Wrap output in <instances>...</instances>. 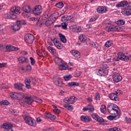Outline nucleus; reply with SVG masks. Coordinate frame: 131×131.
Here are the masks:
<instances>
[{"label":"nucleus","instance_id":"5701e85b","mask_svg":"<svg viewBox=\"0 0 131 131\" xmlns=\"http://www.w3.org/2000/svg\"><path fill=\"white\" fill-rule=\"evenodd\" d=\"M18 61L21 64L28 62V58L24 56H21L18 58Z\"/></svg>","mask_w":131,"mask_h":131},{"label":"nucleus","instance_id":"a878e982","mask_svg":"<svg viewBox=\"0 0 131 131\" xmlns=\"http://www.w3.org/2000/svg\"><path fill=\"white\" fill-rule=\"evenodd\" d=\"M67 67H68V65L65 63H62L61 64L59 65V70H66L67 69Z\"/></svg>","mask_w":131,"mask_h":131},{"label":"nucleus","instance_id":"c756f323","mask_svg":"<svg viewBox=\"0 0 131 131\" xmlns=\"http://www.w3.org/2000/svg\"><path fill=\"white\" fill-rule=\"evenodd\" d=\"M121 13L124 16H129L131 15V11L129 9H124Z\"/></svg>","mask_w":131,"mask_h":131},{"label":"nucleus","instance_id":"58836bf2","mask_svg":"<svg viewBox=\"0 0 131 131\" xmlns=\"http://www.w3.org/2000/svg\"><path fill=\"white\" fill-rule=\"evenodd\" d=\"M63 107L67 110H70V111H72V110H73V106H72V105L64 104Z\"/></svg>","mask_w":131,"mask_h":131},{"label":"nucleus","instance_id":"338daca9","mask_svg":"<svg viewBox=\"0 0 131 131\" xmlns=\"http://www.w3.org/2000/svg\"><path fill=\"white\" fill-rule=\"evenodd\" d=\"M115 94H116L118 96H119L121 94V91L120 90H117L114 92Z\"/></svg>","mask_w":131,"mask_h":131},{"label":"nucleus","instance_id":"6e6d98bb","mask_svg":"<svg viewBox=\"0 0 131 131\" xmlns=\"http://www.w3.org/2000/svg\"><path fill=\"white\" fill-rule=\"evenodd\" d=\"M74 75L75 77H79L80 75H81V72H80V71L76 72L74 73Z\"/></svg>","mask_w":131,"mask_h":131},{"label":"nucleus","instance_id":"4c0bfd02","mask_svg":"<svg viewBox=\"0 0 131 131\" xmlns=\"http://www.w3.org/2000/svg\"><path fill=\"white\" fill-rule=\"evenodd\" d=\"M10 96L14 100H17V93L15 92H11L10 94Z\"/></svg>","mask_w":131,"mask_h":131},{"label":"nucleus","instance_id":"09e8293b","mask_svg":"<svg viewBox=\"0 0 131 131\" xmlns=\"http://www.w3.org/2000/svg\"><path fill=\"white\" fill-rule=\"evenodd\" d=\"M116 23L118 25H124V24H125V21L123 20H119Z\"/></svg>","mask_w":131,"mask_h":131},{"label":"nucleus","instance_id":"37998d69","mask_svg":"<svg viewBox=\"0 0 131 131\" xmlns=\"http://www.w3.org/2000/svg\"><path fill=\"white\" fill-rule=\"evenodd\" d=\"M100 111L102 113H106V106L105 105H102L100 107Z\"/></svg>","mask_w":131,"mask_h":131},{"label":"nucleus","instance_id":"bb28decb","mask_svg":"<svg viewBox=\"0 0 131 131\" xmlns=\"http://www.w3.org/2000/svg\"><path fill=\"white\" fill-rule=\"evenodd\" d=\"M117 114H114V115H113L114 116H109L108 117V119H110V120H112L114 119V118H116V117L117 118H119L120 116V113H117Z\"/></svg>","mask_w":131,"mask_h":131},{"label":"nucleus","instance_id":"aec40b11","mask_svg":"<svg viewBox=\"0 0 131 131\" xmlns=\"http://www.w3.org/2000/svg\"><path fill=\"white\" fill-rule=\"evenodd\" d=\"M107 11V8L103 6H99L97 9V11L98 12V13H99V14H104V13H106Z\"/></svg>","mask_w":131,"mask_h":131},{"label":"nucleus","instance_id":"20e7f679","mask_svg":"<svg viewBox=\"0 0 131 131\" xmlns=\"http://www.w3.org/2000/svg\"><path fill=\"white\" fill-rule=\"evenodd\" d=\"M106 30L107 32L110 31H116L117 32H121L123 31V28H120V27L115 26V25H111L109 27L106 28Z\"/></svg>","mask_w":131,"mask_h":131},{"label":"nucleus","instance_id":"dca6fc26","mask_svg":"<svg viewBox=\"0 0 131 131\" xmlns=\"http://www.w3.org/2000/svg\"><path fill=\"white\" fill-rule=\"evenodd\" d=\"M53 43H54V46L59 49H61L63 48V45L60 43V42L58 41V39L57 38H54L53 40Z\"/></svg>","mask_w":131,"mask_h":131},{"label":"nucleus","instance_id":"6e6552de","mask_svg":"<svg viewBox=\"0 0 131 131\" xmlns=\"http://www.w3.org/2000/svg\"><path fill=\"white\" fill-rule=\"evenodd\" d=\"M25 40L28 43H33L34 41V36L31 34H27L25 36Z\"/></svg>","mask_w":131,"mask_h":131},{"label":"nucleus","instance_id":"9b49d317","mask_svg":"<svg viewBox=\"0 0 131 131\" xmlns=\"http://www.w3.org/2000/svg\"><path fill=\"white\" fill-rule=\"evenodd\" d=\"M61 21L63 23H73V19L71 16L65 15L61 17Z\"/></svg>","mask_w":131,"mask_h":131},{"label":"nucleus","instance_id":"a19ab883","mask_svg":"<svg viewBox=\"0 0 131 131\" xmlns=\"http://www.w3.org/2000/svg\"><path fill=\"white\" fill-rule=\"evenodd\" d=\"M48 49L49 50V52H50V53H52V54H56V49H54L53 47L49 46L48 47Z\"/></svg>","mask_w":131,"mask_h":131},{"label":"nucleus","instance_id":"f8f14e48","mask_svg":"<svg viewBox=\"0 0 131 131\" xmlns=\"http://www.w3.org/2000/svg\"><path fill=\"white\" fill-rule=\"evenodd\" d=\"M113 79L115 82H119L121 81L122 77L118 73H115L113 75Z\"/></svg>","mask_w":131,"mask_h":131},{"label":"nucleus","instance_id":"603ef678","mask_svg":"<svg viewBox=\"0 0 131 131\" xmlns=\"http://www.w3.org/2000/svg\"><path fill=\"white\" fill-rule=\"evenodd\" d=\"M45 13L46 14V15H47V16H48V17L49 18H51V17H52V11H51L50 10H47Z\"/></svg>","mask_w":131,"mask_h":131},{"label":"nucleus","instance_id":"3c124183","mask_svg":"<svg viewBox=\"0 0 131 131\" xmlns=\"http://www.w3.org/2000/svg\"><path fill=\"white\" fill-rule=\"evenodd\" d=\"M68 23H62L61 25V27L63 28V29H67V24Z\"/></svg>","mask_w":131,"mask_h":131},{"label":"nucleus","instance_id":"c9c22d12","mask_svg":"<svg viewBox=\"0 0 131 131\" xmlns=\"http://www.w3.org/2000/svg\"><path fill=\"white\" fill-rule=\"evenodd\" d=\"M79 40L81 42H86V38L83 36V35H81L79 37Z\"/></svg>","mask_w":131,"mask_h":131},{"label":"nucleus","instance_id":"412c9836","mask_svg":"<svg viewBox=\"0 0 131 131\" xmlns=\"http://www.w3.org/2000/svg\"><path fill=\"white\" fill-rule=\"evenodd\" d=\"M128 4V3H127V1H123L117 4L116 7V8H122V7H126V6H127Z\"/></svg>","mask_w":131,"mask_h":131},{"label":"nucleus","instance_id":"473e14b6","mask_svg":"<svg viewBox=\"0 0 131 131\" xmlns=\"http://www.w3.org/2000/svg\"><path fill=\"white\" fill-rule=\"evenodd\" d=\"M55 61L56 64H58V65H60V64H62L63 63V60L62 59L58 58V57H56L55 58Z\"/></svg>","mask_w":131,"mask_h":131},{"label":"nucleus","instance_id":"cd10ccee","mask_svg":"<svg viewBox=\"0 0 131 131\" xmlns=\"http://www.w3.org/2000/svg\"><path fill=\"white\" fill-rule=\"evenodd\" d=\"M58 17H59V12H55L51 15V18L55 22L58 19Z\"/></svg>","mask_w":131,"mask_h":131},{"label":"nucleus","instance_id":"39448f33","mask_svg":"<svg viewBox=\"0 0 131 131\" xmlns=\"http://www.w3.org/2000/svg\"><path fill=\"white\" fill-rule=\"evenodd\" d=\"M114 60H115V61H119V60H122V61H125V62H127V61L129 60V57L126 56L122 52H119L118 53V56L114 57Z\"/></svg>","mask_w":131,"mask_h":131},{"label":"nucleus","instance_id":"a211bd4d","mask_svg":"<svg viewBox=\"0 0 131 131\" xmlns=\"http://www.w3.org/2000/svg\"><path fill=\"white\" fill-rule=\"evenodd\" d=\"M37 54L40 57H43V58H45V57L48 56V53L41 49L37 50Z\"/></svg>","mask_w":131,"mask_h":131},{"label":"nucleus","instance_id":"c03bdc74","mask_svg":"<svg viewBox=\"0 0 131 131\" xmlns=\"http://www.w3.org/2000/svg\"><path fill=\"white\" fill-rule=\"evenodd\" d=\"M56 8H58L59 9H62L63 7H64V4L62 2L58 3L56 4Z\"/></svg>","mask_w":131,"mask_h":131},{"label":"nucleus","instance_id":"4be33fe9","mask_svg":"<svg viewBox=\"0 0 131 131\" xmlns=\"http://www.w3.org/2000/svg\"><path fill=\"white\" fill-rule=\"evenodd\" d=\"M13 125L11 124L4 123L2 125L3 128H4L5 130H10V129H12V127Z\"/></svg>","mask_w":131,"mask_h":131},{"label":"nucleus","instance_id":"69168bd1","mask_svg":"<svg viewBox=\"0 0 131 131\" xmlns=\"http://www.w3.org/2000/svg\"><path fill=\"white\" fill-rule=\"evenodd\" d=\"M95 99L97 100H100V94H96L95 96Z\"/></svg>","mask_w":131,"mask_h":131},{"label":"nucleus","instance_id":"de8ad7c7","mask_svg":"<svg viewBox=\"0 0 131 131\" xmlns=\"http://www.w3.org/2000/svg\"><path fill=\"white\" fill-rule=\"evenodd\" d=\"M6 50H7L6 46L4 45L0 44V51H1V52H6Z\"/></svg>","mask_w":131,"mask_h":131},{"label":"nucleus","instance_id":"ddd939ff","mask_svg":"<svg viewBox=\"0 0 131 131\" xmlns=\"http://www.w3.org/2000/svg\"><path fill=\"white\" fill-rule=\"evenodd\" d=\"M70 29L73 31V32L78 33L81 31V27L77 25H72L70 27Z\"/></svg>","mask_w":131,"mask_h":131},{"label":"nucleus","instance_id":"4468645a","mask_svg":"<svg viewBox=\"0 0 131 131\" xmlns=\"http://www.w3.org/2000/svg\"><path fill=\"white\" fill-rule=\"evenodd\" d=\"M97 74L99 76H106L108 74V70L99 69L98 71Z\"/></svg>","mask_w":131,"mask_h":131},{"label":"nucleus","instance_id":"49530a36","mask_svg":"<svg viewBox=\"0 0 131 131\" xmlns=\"http://www.w3.org/2000/svg\"><path fill=\"white\" fill-rule=\"evenodd\" d=\"M88 111H89V112H94V111H95V108L94 107V106L91 104L89 105Z\"/></svg>","mask_w":131,"mask_h":131},{"label":"nucleus","instance_id":"6ab92c4d","mask_svg":"<svg viewBox=\"0 0 131 131\" xmlns=\"http://www.w3.org/2000/svg\"><path fill=\"white\" fill-rule=\"evenodd\" d=\"M109 98H110L112 101H119V97H118V96L114 92L111 93L109 95Z\"/></svg>","mask_w":131,"mask_h":131},{"label":"nucleus","instance_id":"79ce46f5","mask_svg":"<svg viewBox=\"0 0 131 131\" xmlns=\"http://www.w3.org/2000/svg\"><path fill=\"white\" fill-rule=\"evenodd\" d=\"M26 102L29 104H31L32 103V99L30 97H26Z\"/></svg>","mask_w":131,"mask_h":131},{"label":"nucleus","instance_id":"f257e3e1","mask_svg":"<svg viewBox=\"0 0 131 131\" xmlns=\"http://www.w3.org/2000/svg\"><path fill=\"white\" fill-rule=\"evenodd\" d=\"M107 111L110 113V114L114 115L117 114V113H120V110L117 105L114 103H110L107 105Z\"/></svg>","mask_w":131,"mask_h":131},{"label":"nucleus","instance_id":"774afa93","mask_svg":"<svg viewBox=\"0 0 131 131\" xmlns=\"http://www.w3.org/2000/svg\"><path fill=\"white\" fill-rule=\"evenodd\" d=\"M51 114L50 113H45V115L46 116V117H47V118H48L49 119L50 116H51Z\"/></svg>","mask_w":131,"mask_h":131},{"label":"nucleus","instance_id":"13d9d810","mask_svg":"<svg viewBox=\"0 0 131 131\" xmlns=\"http://www.w3.org/2000/svg\"><path fill=\"white\" fill-rule=\"evenodd\" d=\"M30 59L31 61V65H34L35 64V60H34V58H33L32 57H30Z\"/></svg>","mask_w":131,"mask_h":131},{"label":"nucleus","instance_id":"7c9ffc66","mask_svg":"<svg viewBox=\"0 0 131 131\" xmlns=\"http://www.w3.org/2000/svg\"><path fill=\"white\" fill-rule=\"evenodd\" d=\"M16 48L12 45H7L6 46V50L7 51H9V52H11L12 51H15Z\"/></svg>","mask_w":131,"mask_h":131},{"label":"nucleus","instance_id":"ea45409f","mask_svg":"<svg viewBox=\"0 0 131 131\" xmlns=\"http://www.w3.org/2000/svg\"><path fill=\"white\" fill-rule=\"evenodd\" d=\"M24 98L23 93H17V100H22Z\"/></svg>","mask_w":131,"mask_h":131},{"label":"nucleus","instance_id":"bf43d9fd","mask_svg":"<svg viewBox=\"0 0 131 131\" xmlns=\"http://www.w3.org/2000/svg\"><path fill=\"white\" fill-rule=\"evenodd\" d=\"M20 54H21L23 56H27V55H28L27 51H25V50H21L20 51Z\"/></svg>","mask_w":131,"mask_h":131},{"label":"nucleus","instance_id":"e433bc0d","mask_svg":"<svg viewBox=\"0 0 131 131\" xmlns=\"http://www.w3.org/2000/svg\"><path fill=\"white\" fill-rule=\"evenodd\" d=\"M63 78L66 81H68V80H70L72 78V76L71 75H66L63 76Z\"/></svg>","mask_w":131,"mask_h":131},{"label":"nucleus","instance_id":"f704fd0d","mask_svg":"<svg viewBox=\"0 0 131 131\" xmlns=\"http://www.w3.org/2000/svg\"><path fill=\"white\" fill-rule=\"evenodd\" d=\"M68 85L69 86H78V85H79V84H78V83L76 82H71L68 83Z\"/></svg>","mask_w":131,"mask_h":131},{"label":"nucleus","instance_id":"b1692460","mask_svg":"<svg viewBox=\"0 0 131 131\" xmlns=\"http://www.w3.org/2000/svg\"><path fill=\"white\" fill-rule=\"evenodd\" d=\"M81 119L82 121L84 122H90V121H92V119L88 116H81Z\"/></svg>","mask_w":131,"mask_h":131},{"label":"nucleus","instance_id":"680f3d73","mask_svg":"<svg viewBox=\"0 0 131 131\" xmlns=\"http://www.w3.org/2000/svg\"><path fill=\"white\" fill-rule=\"evenodd\" d=\"M49 16L47 15L46 13H45L44 15L42 16V19L43 20H46V19H49Z\"/></svg>","mask_w":131,"mask_h":131},{"label":"nucleus","instance_id":"e2e57ef3","mask_svg":"<svg viewBox=\"0 0 131 131\" xmlns=\"http://www.w3.org/2000/svg\"><path fill=\"white\" fill-rule=\"evenodd\" d=\"M49 119H51V120H55L56 119V116L54 115H50V117H49Z\"/></svg>","mask_w":131,"mask_h":131},{"label":"nucleus","instance_id":"423d86ee","mask_svg":"<svg viewBox=\"0 0 131 131\" xmlns=\"http://www.w3.org/2000/svg\"><path fill=\"white\" fill-rule=\"evenodd\" d=\"M53 82L56 86L59 88H63L64 86V83L62 81V79L58 76H54L53 78Z\"/></svg>","mask_w":131,"mask_h":131},{"label":"nucleus","instance_id":"052dcab7","mask_svg":"<svg viewBox=\"0 0 131 131\" xmlns=\"http://www.w3.org/2000/svg\"><path fill=\"white\" fill-rule=\"evenodd\" d=\"M9 104H10V103L8 100H3L2 102V105H9Z\"/></svg>","mask_w":131,"mask_h":131},{"label":"nucleus","instance_id":"5fc2aeb1","mask_svg":"<svg viewBox=\"0 0 131 131\" xmlns=\"http://www.w3.org/2000/svg\"><path fill=\"white\" fill-rule=\"evenodd\" d=\"M109 131H121V129H120V128H119L115 127L113 128H111V129H109Z\"/></svg>","mask_w":131,"mask_h":131},{"label":"nucleus","instance_id":"1a4fd4ad","mask_svg":"<svg viewBox=\"0 0 131 131\" xmlns=\"http://www.w3.org/2000/svg\"><path fill=\"white\" fill-rule=\"evenodd\" d=\"M41 12H42V7L40 5L36 6L33 10V13L34 15L38 16V15H40L41 14Z\"/></svg>","mask_w":131,"mask_h":131},{"label":"nucleus","instance_id":"2f4dec72","mask_svg":"<svg viewBox=\"0 0 131 131\" xmlns=\"http://www.w3.org/2000/svg\"><path fill=\"white\" fill-rule=\"evenodd\" d=\"M59 36L60 37L61 41H62V42L65 43L66 42V41H67V39H66V37H65L63 35V34H59Z\"/></svg>","mask_w":131,"mask_h":131},{"label":"nucleus","instance_id":"393cba45","mask_svg":"<svg viewBox=\"0 0 131 131\" xmlns=\"http://www.w3.org/2000/svg\"><path fill=\"white\" fill-rule=\"evenodd\" d=\"M30 82H31V80L30 79L27 78L25 80V83L26 84V86L27 89H28L29 90L30 89H31V86L30 85Z\"/></svg>","mask_w":131,"mask_h":131},{"label":"nucleus","instance_id":"9d476101","mask_svg":"<svg viewBox=\"0 0 131 131\" xmlns=\"http://www.w3.org/2000/svg\"><path fill=\"white\" fill-rule=\"evenodd\" d=\"M77 100V98L74 96H71L70 98H67L63 100L64 103L66 104H73V103H75L76 100Z\"/></svg>","mask_w":131,"mask_h":131},{"label":"nucleus","instance_id":"f03ea898","mask_svg":"<svg viewBox=\"0 0 131 131\" xmlns=\"http://www.w3.org/2000/svg\"><path fill=\"white\" fill-rule=\"evenodd\" d=\"M17 6H14L10 9V14L4 15V18L5 19H12L15 20L17 19Z\"/></svg>","mask_w":131,"mask_h":131},{"label":"nucleus","instance_id":"72a5a7b5","mask_svg":"<svg viewBox=\"0 0 131 131\" xmlns=\"http://www.w3.org/2000/svg\"><path fill=\"white\" fill-rule=\"evenodd\" d=\"M23 86H24V85L21 83H18L17 84V89L18 91H23Z\"/></svg>","mask_w":131,"mask_h":131},{"label":"nucleus","instance_id":"f3484780","mask_svg":"<svg viewBox=\"0 0 131 131\" xmlns=\"http://www.w3.org/2000/svg\"><path fill=\"white\" fill-rule=\"evenodd\" d=\"M27 23L24 20H20L17 21V31L20 30L21 29V25H26Z\"/></svg>","mask_w":131,"mask_h":131},{"label":"nucleus","instance_id":"8fccbe9b","mask_svg":"<svg viewBox=\"0 0 131 131\" xmlns=\"http://www.w3.org/2000/svg\"><path fill=\"white\" fill-rule=\"evenodd\" d=\"M53 111L56 114H59V113H61V111L56 106H55V108L54 109Z\"/></svg>","mask_w":131,"mask_h":131},{"label":"nucleus","instance_id":"864d4df0","mask_svg":"<svg viewBox=\"0 0 131 131\" xmlns=\"http://www.w3.org/2000/svg\"><path fill=\"white\" fill-rule=\"evenodd\" d=\"M111 46H112V41H107L105 43V47H106V48H109V47H111Z\"/></svg>","mask_w":131,"mask_h":131},{"label":"nucleus","instance_id":"a18cd8bd","mask_svg":"<svg viewBox=\"0 0 131 131\" xmlns=\"http://www.w3.org/2000/svg\"><path fill=\"white\" fill-rule=\"evenodd\" d=\"M11 30L12 32H16L17 31V25H13L11 27Z\"/></svg>","mask_w":131,"mask_h":131},{"label":"nucleus","instance_id":"0e129e2a","mask_svg":"<svg viewBox=\"0 0 131 131\" xmlns=\"http://www.w3.org/2000/svg\"><path fill=\"white\" fill-rule=\"evenodd\" d=\"M79 52H78L77 50H73L72 51V54L73 56H75L76 55V54L79 53Z\"/></svg>","mask_w":131,"mask_h":131},{"label":"nucleus","instance_id":"c85d7f7f","mask_svg":"<svg viewBox=\"0 0 131 131\" xmlns=\"http://www.w3.org/2000/svg\"><path fill=\"white\" fill-rule=\"evenodd\" d=\"M55 22L54 20L52 19L51 18H49L47 20H46L45 23V25L49 27V26H51L53 23Z\"/></svg>","mask_w":131,"mask_h":131},{"label":"nucleus","instance_id":"7ed1b4c3","mask_svg":"<svg viewBox=\"0 0 131 131\" xmlns=\"http://www.w3.org/2000/svg\"><path fill=\"white\" fill-rule=\"evenodd\" d=\"M23 116L24 119L27 124L31 125V126H36V121H35L33 118L27 116V115H25V114L23 115Z\"/></svg>","mask_w":131,"mask_h":131},{"label":"nucleus","instance_id":"4d7b16f0","mask_svg":"<svg viewBox=\"0 0 131 131\" xmlns=\"http://www.w3.org/2000/svg\"><path fill=\"white\" fill-rule=\"evenodd\" d=\"M125 121L127 123H131V118L129 117H126L125 118Z\"/></svg>","mask_w":131,"mask_h":131},{"label":"nucleus","instance_id":"0eeeda50","mask_svg":"<svg viewBox=\"0 0 131 131\" xmlns=\"http://www.w3.org/2000/svg\"><path fill=\"white\" fill-rule=\"evenodd\" d=\"M24 12L21 13V15L24 18H29L31 14L30 12H31V8L30 6H25L23 7Z\"/></svg>","mask_w":131,"mask_h":131},{"label":"nucleus","instance_id":"2eb2a0df","mask_svg":"<svg viewBox=\"0 0 131 131\" xmlns=\"http://www.w3.org/2000/svg\"><path fill=\"white\" fill-rule=\"evenodd\" d=\"M92 116L94 119L97 120L98 122L102 123L104 122V119L102 117H100L97 114H93Z\"/></svg>","mask_w":131,"mask_h":131}]
</instances>
